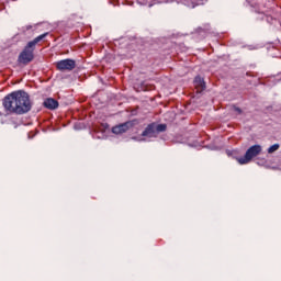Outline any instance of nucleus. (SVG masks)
<instances>
[{"instance_id":"nucleus-3","label":"nucleus","mask_w":281,"mask_h":281,"mask_svg":"<svg viewBox=\"0 0 281 281\" xmlns=\"http://www.w3.org/2000/svg\"><path fill=\"white\" fill-rule=\"evenodd\" d=\"M167 130L168 125L153 122L145 127L140 135L142 137H148L149 139H153L159 137V133H166Z\"/></svg>"},{"instance_id":"nucleus-11","label":"nucleus","mask_w":281,"mask_h":281,"mask_svg":"<svg viewBox=\"0 0 281 281\" xmlns=\"http://www.w3.org/2000/svg\"><path fill=\"white\" fill-rule=\"evenodd\" d=\"M235 111H237V113H240V108H236Z\"/></svg>"},{"instance_id":"nucleus-6","label":"nucleus","mask_w":281,"mask_h":281,"mask_svg":"<svg viewBox=\"0 0 281 281\" xmlns=\"http://www.w3.org/2000/svg\"><path fill=\"white\" fill-rule=\"evenodd\" d=\"M58 71H74L76 69V60L74 59H61L55 64Z\"/></svg>"},{"instance_id":"nucleus-10","label":"nucleus","mask_w":281,"mask_h":281,"mask_svg":"<svg viewBox=\"0 0 281 281\" xmlns=\"http://www.w3.org/2000/svg\"><path fill=\"white\" fill-rule=\"evenodd\" d=\"M279 149H280V144H274L268 148V153L269 155H273V153H276V150H279Z\"/></svg>"},{"instance_id":"nucleus-13","label":"nucleus","mask_w":281,"mask_h":281,"mask_svg":"<svg viewBox=\"0 0 281 281\" xmlns=\"http://www.w3.org/2000/svg\"><path fill=\"white\" fill-rule=\"evenodd\" d=\"M132 139H137L136 136L132 137Z\"/></svg>"},{"instance_id":"nucleus-8","label":"nucleus","mask_w":281,"mask_h":281,"mask_svg":"<svg viewBox=\"0 0 281 281\" xmlns=\"http://www.w3.org/2000/svg\"><path fill=\"white\" fill-rule=\"evenodd\" d=\"M193 85L196 89V93H203L205 91V79H203L201 76H196L193 80Z\"/></svg>"},{"instance_id":"nucleus-1","label":"nucleus","mask_w":281,"mask_h":281,"mask_svg":"<svg viewBox=\"0 0 281 281\" xmlns=\"http://www.w3.org/2000/svg\"><path fill=\"white\" fill-rule=\"evenodd\" d=\"M2 106H4V110L9 113H15L16 115L30 113V111H32L30 94L23 90L11 92L3 98Z\"/></svg>"},{"instance_id":"nucleus-12","label":"nucleus","mask_w":281,"mask_h":281,"mask_svg":"<svg viewBox=\"0 0 281 281\" xmlns=\"http://www.w3.org/2000/svg\"><path fill=\"white\" fill-rule=\"evenodd\" d=\"M139 142H146V138H142V139H139Z\"/></svg>"},{"instance_id":"nucleus-9","label":"nucleus","mask_w":281,"mask_h":281,"mask_svg":"<svg viewBox=\"0 0 281 281\" xmlns=\"http://www.w3.org/2000/svg\"><path fill=\"white\" fill-rule=\"evenodd\" d=\"M43 106H45V109H48L49 111H55V109L58 108V101L54 98H47L44 100Z\"/></svg>"},{"instance_id":"nucleus-5","label":"nucleus","mask_w":281,"mask_h":281,"mask_svg":"<svg viewBox=\"0 0 281 281\" xmlns=\"http://www.w3.org/2000/svg\"><path fill=\"white\" fill-rule=\"evenodd\" d=\"M226 155L228 157H232L233 159H236L240 166H245L247 164V150L243 149H234V150H226Z\"/></svg>"},{"instance_id":"nucleus-7","label":"nucleus","mask_w":281,"mask_h":281,"mask_svg":"<svg viewBox=\"0 0 281 281\" xmlns=\"http://www.w3.org/2000/svg\"><path fill=\"white\" fill-rule=\"evenodd\" d=\"M262 153V147L260 145H254L247 149V161L249 162L254 157H258V154Z\"/></svg>"},{"instance_id":"nucleus-4","label":"nucleus","mask_w":281,"mask_h":281,"mask_svg":"<svg viewBox=\"0 0 281 281\" xmlns=\"http://www.w3.org/2000/svg\"><path fill=\"white\" fill-rule=\"evenodd\" d=\"M138 124H139V120L137 119L126 121L125 123H121L119 125L113 126L112 133L114 135H124V133H127V131H131V128L137 126Z\"/></svg>"},{"instance_id":"nucleus-14","label":"nucleus","mask_w":281,"mask_h":281,"mask_svg":"<svg viewBox=\"0 0 281 281\" xmlns=\"http://www.w3.org/2000/svg\"><path fill=\"white\" fill-rule=\"evenodd\" d=\"M247 76H251V74L247 72Z\"/></svg>"},{"instance_id":"nucleus-2","label":"nucleus","mask_w":281,"mask_h":281,"mask_svg":"<svg viewBox=\"0 0 281 281\" xmlns=\"http://www.w3.org/2000/svg\"><path fill=\"white\" fill-rule=\"evenodd\" d=\"M47 36V33H44L42 35H38L33 41L29 42L24 49L20 53L18 57V63L20 65H30L32 60H34V49H36V45L43 41Z\"/></svg>"}]
</instances>
